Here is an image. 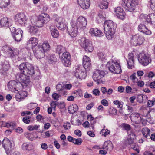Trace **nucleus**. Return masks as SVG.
Wrapping results in <instances>:
<instances>
[{
    "mask_svg": "<svg viewBox=\"0 0 155 155\" xmlns=\"http://www.w3.org/2000/svg\"><path fill=\"white\" fill-rule=\"evenodd\" d=\"M71 27L69 32L70 35L72 37H76L77 35L78 29L79 28L72 22L71 23Z\"/></svg>",
    "mask_w": 155,
    "mask_h": 155,
    "instance_id": "412c9836",
    "label": "nucleus"
},
{
    "mask_svg": "<svg viewBox=\"0 0 155 155\" xmlns=\"http://www.w3.org/2000/svg\"><path fill=\"white\" fill-rule=\"evenodd\" d=\"M93 94L95 96H99L100 94V91L99 90L97 89H94L93 91Z\"/></svg>",
    "mask_w": 155,
    "mask_h": 155,
    "instance_id": "774afa93",
    "label": "nucleus"
},
{
    "mask_svg": "<svg viewBox=\"0 0 155 155\" xmlns=\"http://www.w3.org/2000/svg\"><path fill=\"white\" fill-rule=\"evenodd\" d=\"M81 46L87 52H91L94 49L93 45L91 41L84 37L82 38L79 40Z\"/></svg>",
    "mask_w": 155,
    "mask_h": 155,
    "instance_id": "20e7f679",
    "label": "nucleus"
},
{
    "mask_svg": "<svg viewBox=\"0 0 155 155\" xmlns=\"http://www.w3.org/2000/svg\"><path fill=\"white\" fill-rule=\"evenodd\" d=\"M98 55L99 59L101 61H103L104 60L106 59V56L105 54L102 52H99L98 53Z\"/></svg>",
    "mask_w": 155,
    "mask_h": 155,
    "instance_id": "603ef678",
    "label": "nucleus"
},
{
    "mask_svg": "<svg viewBox=\"0 0 155 155\" xmlns=\"http://www.w3.org/2000/svg\"><path fill=\"white\" fill-rule=\"evenodd\" d=\"M65 20L62 17L57 16L55 19V22L56 26L64 22Z\"/></svg>",
    "mask_w": 155,
    "mask_h": 155,
    "instance_id": "ea45409f",
    "label": "nucleus"
},
{
    "mask_svg": "<svg viewBox=\"0 0 155 155\" xmlns=\"http://www.w3.org/2000/svg\"><path fill=\"white\" fill-rule=\"evenodd\" d=\"M83 66L84 68L85 69H87L88 70L90 69L91 66V61L83 63Z\"/></svg>",
    "mask_w": 155,
    "mask_h": 155,
    "instance_id": "09e8293b",
    "label": "nucleus"
},
{
    "mask_svg": "<svg viewBox=\"0 0 155 155\" xmlns=\"http://www.w3.org/2000/svg\"><path fill=\"white\" fill-rule=\"evenodd\" d=\"M39 17L44 24L47 23L50 20V16L47 14L42 13L39 15Z\"/></svg>",
    "mask_w": 155,
    "mask_h": 155,
    "instance_id": "cd10ccee",
    "label": "nucleus"
},
{
    "mask_svg": "<svg viewBox=\"0 0 155 155\" xmlns=\"http://www.w3.org/2000/svg\"><path fill=\"white\" fill-rule=\"evenodd\" d=\"M40 126L39 125H35L34 126L30 125L28 127V129L30 131H32L34 130H37Z\"/></svg>",
    "mask_w": 155,
    "mask_h": 155,
    "instance_id": "8fccbe9b",
    "label": "nucleus"
},
{
    "mask_svg": "<svg viewBox=\"0 0 155 155\" xmlns=\"http://www.w3.org/2000/svg\"><path fill=\"white\" fill-rule=\"evenodd\" d=\"M77 1L80 6L83 9H87L90 6V0H78Z\"/></svg>",
    "mask_w": 155,
    "mask_h": 155,
    "instance_id": "4be33fe9",
    "label": "nucleus"
},
{
    "mask_svg": "<svg viewBox=\"0 0 155 155\" xmlns=\"http://www.w3.org/2000/svg\"><path fill=\"white\" fill-rule=\"evenodd\" d=\"M48 60H49L48 62L51 64H52L57 61L55 55L53 54H51L50 57L48 58Z\"/></svg>",
    "mask_w": 155,
    "mask_h": 155,
    "instance_id": "de8ad7c7",
    "label": "nucleus"
},
{
    "mask_svg": "<svg viewBox=\"0 0 155 155\" xmlns=\"http://www.w3.org/2000/svg\"><path fill=\"white\" fill-rule=\"evenodd\" d=\"M108 0L100 1L99 7L101 9H106L108 6Z\"/></svg>",
    "mask_w": 155,
    "mask_h": 155,
    "instance_id": "c9c22d12",
    "label": "nucleus"
},
{
    "mask_svg": "<svg viewBox=\"0 0 155 155\" xmlns=\"http://www.w3.org/2000/svg\"><path fill=\"white\" fill-rule=\"evenodd\" d=\"M56 89L58 91H62L64 90V85L60 84H58L56 86Z\"/></svg>",
    "mask_w": 155,
    "mask_h": 155,
    "instance_id": "e2e57ef3",
    "label": "nucleus"
},
{
    "mask_svg": "<svg viewBox=\"0 0 155 155\" xmlns=\"http://www.w3.org/2000/svg\"><path fill=\"white\" fill-rule=\"evenodd\" d=\"M2 69L1 74L3 75H7V72L9 68V66L8 63L6 61L2 62Z\"/></svg>",
    "mask_w": 155,
    "mask_h": 155,
    "instance_id": "393cba45",
    "label": "nucleus"
},
{
    "mask_svg": "<svg viewBox=\"0 0 155 155\" xmlns=\"http://www.w3.org/2000/svg\"><path fill=\"white\" fill-rule=\"evenodd\" d=\"M66 50L64 47L61 45L57 46L56 49V52L58 54L60 55V54L62 53L65 52Z\"/></svg>",
    "mask_w": 155,
    "mask_h": 155,
    "instance_id": "4c0bfd02",
    "label": "nucleus"
},
{
    "mask_svg": "<svg viewBox=\"0 0 155 155\" xmlns=\"http://www.w3.org/2000/svg\"><path fill=\"white\" fill-rule=\"evenodd\" d=\"M106 65L109 70L114 74H119L122 72L120 63L117 61L112 60L111 61L108 62Z\"/></svg>",
    "mask_w": 155,
    "mask_h": 155,
    "instance_id": "f03ea898",
    "label": "nucleus"
},
{
    "mask_svg": "<svg viewBox=\"0 0 155 155\" xmlns=\"http://www.w3.org/2000/svg\"><path fill=\"white\" fill-rule=\"evenodd\" d=\"M148 97L145 95L140 94L138 95L137 100L139 103H143V99H147Z\"/></svg>",
    "mask_w": 155,
    "mask_h": 155,
    "instance_id": "79ce46f5",
    "label": "nucleus"
},
{
    "mask_svg": "<svg viewBox=\"0 0 155 155\" xmlns=\"http://www.w3.org/2000/svg\"><path fill=\"white\" fill-rule=\"evenodd\" d=\"M32 49L34 55L37 58L40 59L43 58L45 56V51L42 50L38 45L35 48H33Z\"/></svg>",
    "mask_w": 155,
    "mask_h": 155,
    "instance_id": "ddd939ff",
    "label": "nucleus"
},
{
    "mask_svg": "<svg viewBox=\"0 0 155 155\" xmlns=\"http://www.w3.org/2000/svg\"><path fill=\"white\" fill-rule=\"evenodd\" d=\"M121 127L127 131L129 130L131 128L130 126L128 124L126 123L122 124L121 125Z\"/></svg>",
    "mask_w": 155,
    "mask_h": 155,
    "instance_id": "864d4df0",
    "label": "nucleus"
},
{
    "mask_svg": "<svg viewBox=\"0 0 155 155\" xmlns=\"http://www.w3.org/2000/svg\"><path fill=\"white\" fill-rule=\"evenodd\" d=\"M20 71H23L27 75L32 76L35 73L34 68L32 64L28 62L21 63L18 66Z\"/></svg>",
    "mask_w": 155,
    "mask_h": 155,
    "instance_id": "f257e3e1",
    "label": "nucleus"
},
{
    "mask_svg": "<svg viewBox=\"0 0 155 155\" xmlns=\"http://www.w3.org/2000/svg\"><path fill=\"white\" fill-rule=\"evenodd\" d=\"M138 3V0H122L121 5L126 10L132 12Z\"/></svg>",
    "mask_w": 155,
    "mask_h": 155,
    "instance_id": "7ed1b4c3",
    "label": "nucleus"
},
{
    "mask_svg": "<svg viewBox=\"0 0 155 155\" xmlns=\"http://www.w3.org/2000/svg\"><path fill=\"white\" fill-rule=\"evenodd\" d=\"M82 140L80 138L78 139H74L73 143L75 144L80 145L82 143Z\"/></svg>",
    "mask_w": 155,
    "mask_h": 155,
    "instance_id": "13d9d810",
    "label": "nucleus"
},
{
    "mask_svg": "<svg viewBox=\"0 0 155 155\" xmlns=\"http://www.w3.org/2000/svg\"><path fill=\"white\" fill-rule=\"evenodd\" d=\"M61 61L64 66L68 67L71 64V56L68 52L64 53L61 56Z\"/></svg>",
    "mask_w": 155,
    "mask_h": 155,
    "instance_id": "9b49d317",
    "label": "nucleus"
},
{
    "mask_svg": "<svg viewBox=\"0 0 155 155\" xmlns=\"http://www.w3.org/2000/svg\"><path fill=\"white\" fill-rule=\"evenodd\" d=\"M89 32L93 36L101 37L104 35L103 33L101 30L96 28H91Z\"/></svg>",
    "mask_w": 155,
    "mask_h": 155,
    "instance_id": "f3484780",
    "label": "nucleus"
},
{
    "mask_svg": "<svg viewBox=\"0 0 155 155\" xmlns=\"http://www.w3.org/2000/svg\"><path fill=\"white\" fill-rule=\"evenodd\" d=\"M15 22L22 26H25L28 20V18L23 13H20L16 14L14 16Z\"/></svg>",
    "mask_w": 155,
    "mask_h": 155,
    "instance_id": "39448f33",
    "label": "nucleus"
},
{
    "mask_svg": "<svg viewBox=\"0 0 155 155\" xmlns=\"http://www.w3.org/2000/svg\"><path fill=\"white\" fill-rule=\"evenodd\" d=\"M3 147L6 151H7L11 148V143L10 140L7 138H4L2 142Z\"/></svg>",
    "mask_w": 155,
    "mask_h": 155,
    "instance_id": "b1692460",
    "label": "nucleus"
},
{
    "mask_svg": "<svg viewBox=\"0 0 155 155\" xmlns=\"http://www.w3.org/2000/svg\"><path fill=\"white\" fill-rule=\"evenodd\" d=\"M114 9L115 14L118 18L121 19H124L125 13L121 7H117L116 8H115Z\"/></svg>",
    "mask_w": 155,
    "mask_h": 155,
    "instance_id": "2eb2a0df",
    "label": "nucleus"
},
{
    "mask_svg": "<svg viewBox=\"0 0 155 155\" xmlns=\"http://www.w3.org/2000/svg\"><path fill=\"white\" fill-rule=\"evenodd\" d=\"M28 44H31L32 48H34V47L36 46L38 44V40L36 38H31L28 41Z\"/></svg>",
    "mask_w": 155,
    "mask_h": 155,
    "instance_id": "f704fd0d",
    "label": "nucleus"
},
{
    "mask_svg": "<svg viewBox=\"0 0 155 155\" xmlns=\"http://www.w3.org/2000/svg\"><path fill=\"white\" fill-rule=\"evenodd\" d=\"M65 104L63 102H58L57 106L60 109L64 108L65 107Z\"/></svg>",
    "mask_w": 155,
    "mask_h": 155,
    "instance_id": "69168bd1",
    "label": "nucleus"
},
{
    "mask_svg": "<svg viewBox=\"0 0 155 155\" xmlns=\"http://www.w3.org/2000/svg\"><path fill=\"white\" fill-rule=\"evenodd\" d=\"M133 38L135 39V41L136 43V45H140L142 44L144 41V38L143 36L140 35H136Z\"/></svg>",
    "mask_w": 155,
    "mask_h": 155,
    "instance_id": "a878e982",
    "label": "nucleus"
},
{
    "mask_svg": "<svg viewBox=\"0 0 155 155\" xmlns=\"http://www.w3.org/2000/svg\"><path fill=\"white\" fill-rule=\"evenodd\" d=\"M30 117L25 116L23 117L22 120L26 124H29L30 122Z\"/></svg>",
    "mask_w": 155,
    "mask_h": 155,
    "instance_id": "680f3d73",
    "label": "nucleus"
},
{
    "mask_svg": "<svg viewBox=\"0 0 155 155\" xmlns=\"http://www.w3.org/2000/svg\"><path fill=\"white\" fill-rule=\"evenodd\" d=\"M104 31L106 30H113L115 29V27H116V25H114L113 22L111 20H108L105 22L104 24Z\"/></svg>",
    "mask_w": 155,
    "mask_h": 155,
    "instance_id": "a211bd4d",
    "label": "nucleus"
},
{
    "mask_svg": "<svg viewBox=\"0 0 155 155\" xmlns=\"http://www.w3.org/2000/svg\"><path fill=\"white\" fill-rule=\"evenodd\" d=\"M78 28L84 30L86 28L87 24V20L86 18L80 16L74 22H72Z\"/></svg>",
    "mask_w": 155,
    "mask_h": 155,
    "instance_id": "423d86ee",
    "label": "nucleus"
},
{
    "mask_svg": "<svg viewBox=\"0 0 155 155\" xmlns=\"http://www.w3.org/2000/svg\"><path fill=\"white\" fill-rule=\"evenodd\" d=\"M138 29L140 32L146 35H150L151 34V31L148 30L144 25L141 23L138 25Z\"/></svg>",
    "mask_w": 155,
    "mask_h": 155,
    "instance_id": "aec40b11",
    "label": "nucleus"
},
{
    "mask_svg": "<svg viewBox=\"0 0 155 155\" xmlns=\"http://www.w3.org/2000/svg\"><path fill=\"white\" fill-rule=\"evenodd\" d=\"M8 55L11 58H14L18 54V51L13 47L8 48Z\"/></svg>",
    "mask_w": 155,
    "mask_h": 155,
    "instance_id": "5701e85b",
    "label": "nucleus"
},
{
    "mask_svg": "<svg viewBox=\"0 0 155 155\" xmlns=\"http://www.w3.org/2000/svg\"><path fill=\"white\" fill-rule=\"evenodd\" d=\"M2 125L5 127H11L13 128L15 127L16 124L13 122H3Z\"/></svg>",
    "mask_w": 155,
    "mask_h": 155,
    "instance_id": "58836bf2",
    "label": "nucleus"
},
{
    "mask_svg": "<svg viewBox=\"0 0 155 155\" xmlns=\"http://www.w3.org/2000/svg\"><path fill=\"white\" fill-rule=\"evenodd\" d=\"M60 97V95L55 93H54L52 95V98L55 100H58Z\"/></svg>",
    "mask_w": 155,
    "mask_h": 155,
    "instance_id": "0e129e2a",
    "label": "nucleus"
},
{
    "mask_svg": "<svg viewBox=\"0 0 155 155\" xmlns=\"http://www.w3.org/2000/svg\"><path fill=\"white\" fill-rule=\"evenodd\" d=\"M74 75L76 78L80 79H84L86 77V72L82 70L81 66H77L74 71Z\"/></svg>",
    "mask_w": 155,
    "mask_h": 155,
    "instance_id": "9d476101",
    "label": "nucleus"
},
{
    "mask_svg": "<svg viewBox=\"0 0 155 155\" xmlns=\"http://www.w3.org/2000/svg\"><path fill=\"white\" fill-rule=\"evenodd\" d=\"M50 29L51 34L54 38H57L59 36V32L56 28L53 26H51L50 27Z\"/></svg>",
    "mask_w": 155,
    "mask_h": 155,
    "instance_id": "7c9ffc66",
    "label": "nucleus"
},
{
    "mask_svg": "<svg viewBox=\"0 0 155 155\" xmlns=\"http://www.w3.org/2000/svg\"><path fill=\"white\" fill-rule=\"evenodd\" d=\"M155 104V98H153L152 100H149L147 102V106L151 107Z\"/></svg>",
    "mask_w": 155,
    "mask_h": 155,
    "instance_id": "5fc2aeb1",
    "label": "nucleus"
},
{
    "mask_svg": "<svg viewBox=\"0 0 155 155\" xmlns=\"http://www.w3.org/2000/svg\"><path fill=\"white\" fill-rule=\"evenodd\" d=\"M40 48H42V49L44 51H45V52H46L47 51L50 50V46L47 41H45L41 45H38Z\"/></svg>",
    "mask_w": 155,
    "mask_h": 155,
    "instance_id": "473e14b6",
    "label": "nucleus"
},
{
    "mask_svg": "<svg viewBox=\"0 0 155 155\" xmlns=\"http://www.w3.org/2000/svg\"><path fill=\"white\" fill-rule=\"evenodd\" d=\"M109 112L110 114H111L116 115L117 114V111L116 109L114 107H112L110 108Z\"/></svg>",
    "mask_w": 155,
    "mask_h": 155,
    "instance_id": "052dcab7",
    "label": "nucleus"
},
{
    "mask_svg": "<svg viewBox=\"0 0 155 155\" xmlns=\"http://www.w3.org/2000/svg\"><path fill=\"white\" fill-rule=\"evenodd\" d=\"M23 31L21 29H17L16 32L12 34V36L15 40L17 42H19L22 38Z\"/></svg>",
    "mask_w": 155,
    "mask_h": 155,
    "instance_id": "dca6fc26",
    "label": "nucleus"
},
{
    "mask_svg": "<svg viewBox=\"0 0 155 155\" xmlns=\"http://www.w3.org/2000/svg\"><path fill=\"white\" fill-rule=\"evenodd\" d=\"M140 18L143 22L147 21L148 23L155 25V14L154 13H152L148 15L141 14Z\"/></svg>",
    "mask_w": 155,
    "mask_h": 155,
    "instance_id": "6e6552de",
    "label": "nucleus"
},
{
    "mask_svg": "<svg viewBox=\"0 0 155 155\" xmlns=\"http://www.w3.org/2000/svg\"><path fill=\"white\" fill-rule=\"evenodd\" d=\"M150 5L152 9L155 11V0H151Z\"/></svg>",
    "mask_w": 155,
    "mask_h": 155,
    "instance_id": "bf43d9fd",
    "label": "nucleus"
},
{
    "mask_svg": "<svg viewBox=\"0 0 155 155\" xmlns=\"http://www.w3.org/2000/svg\"><path fill=\"white\" fill-rule=\"evenodd\" d=\"M0 24L2 27L8 28L11 26V23L9 22L8 18L7 17H3L2 18L0 21Z\"/></svg>",
    "mask_w": 155,
    "mask_h": 155,
    "instance_id": "bb28decb",
    "label": "nucleus"
},
{
    "mask_svg": "<svg viewBox=\"0 0 155 155\" xmlns=\"http://www.w3.org/2000/svg\"><path fill=\"white\" fill-rule=\"evenodd\" d=\"M113 103L115 105H117V107L118 108H122L123 106V102L121 101H120L118 100L114 101Z\"/></svg>",
    "mask_w": 155,
    "mask_h": 155,
    "instance_id": "3c124183",
    "label": "nucleus"
},
{
    "mask_svg": "<svg viewBox=\"0 0 155 155\" xmlns=\"http://www.w3.org/2000/svg\"><path fill=\"white\" fill-rule=\"evenodd\" d=\"M110 132V131L108 130L107 129L105 130L104 129L101 131V134H102L103 135L106 136V135L109 134Z\"/></svg>",
    "mask_w": 155,
    "mask_h": 155,
    "instance_id": "4d7b16f0",
    "label": "nucleus"
},
{
    "mask_svg": "<svg viewBox=\"0 0 155 155\" xmlns=\"http://www.w3.org/2000/svg\"><path fill=\"white\" fill-rule=\"evenodd\" d=\"M29 76L25 74L23 71L22 73H19L16 75V78L18 80V81H20L25 84H27L29 81Z\"/></svg>",
    "mask_w": 155,
    "mask_h": 155,
    "instance_id": "f8f14e48",
    "label": "nucleus"
},
{
    "mask_svg": "<svg viewBox=\"0 0 155 155\" xmlns=\"http://www.w3.org/2000/svg\"><path fill=\"white\" fill-rule=\"evenodd\" d=\"M66 23L64 21L60 24H58L56 27L58 29L63 31L66 28Z\"/></svg>",
    "mask_w": 155,
    "mask_h": 155,
    "instance_id": "49530a36",
    "label": "nucleus"
},
{
    "mask_svg": "<svg viewBox=\"0 0 155 155\" xmlns=\"http://www.w3.org/2000/svg\"><path fill=\"white\" fill-rule=\"evenodd\" d=\"M134 55L132 53L128 54V59H127L128 68L129 69H132L134 65Z\"/></svg>",
    "mask_w": 155,
    "mask_h": 155,
    "instance_id": "6ab92c4d",
    "label": "nucleus"
},
{
    "mask_svg": "<svg viewBox=\"0 0 155 155\" xmlns=\"http://www.w3.org/2000/svg\"><path fill=\"white\" fill-rule=\"evenodd\" d=\"M21 82L20 81H19L18 82L16 81V84L15 89V90L18 91V90H20L21 89L23 88L22 84Z\"/></svg>",
    "mask_w": 155,
    "mask_h": 155,
    "instance_id": "6e6d98bb",
    "label": "nucleus"
},
{
    "mask_svg": "<svg viewBox=\"0 0 155 155\" xmlns=\"http://www.w3.org/2000/svg\"><path fill=\"white\" fill-rule=\"evenodd\" d=\"M150 130L147 127L143 128L141 130L143 136L146 139L150 137Z\"/></svg>",
    "mask_w": 155,
    "mask_h": 155,
    "instance_id": "e433bc0d",
    "label": "nucleus"
},
{
    "mask_svg": "<svg viewBox=\"0 0 155 155\" xmlns=\"http://www.w3.org/2000/svg\"><path fill=\"white\" fill-rule=\"evenodd\" d=\"M113 146L112 143L110 141H105L103 146V148L106 150L111 151L113 149Z\"/></svg>",
    "mask_w": 155,
    "mask_h": 155,
    "instance_id": "2f4dec72",
    "label": "nucleus"
},
{
    "mask_svg": "<svg viewBox=\"0 0 155 155\" xmlns=\"http://www.w3.org/2000/svg\"><path fill=\"white\" fill-rule=\"evenodd\" d=\"M105 33L106 38L108 39H111L114 37V35L115 32V30H106Z\"/></svg>",
    "mask_w": 155,
    "mask_h": 155,
    "instance_id": "c756f323",
    "label": "nucleus"
},
{
    "mask_svg": "<svg viewBox=\"0 0 155 155\" xmlns=\"http://www.w3.org/2000/svg\"><path fill=\"white\" fill-rule=\"evenodd\" d=\"M58 102L57 101H53L51 103V108L55 109L56 107L57 106Z\"/></svg>",
    "mask_w": 155,
    "mask_h": 155,
    "instance_id": "338daca9",
    "label": "nucleus"
},
{
    "mask_svg": "<svg viewBox=\"0 0 155 155\" xmlns=\"http://www.w3.org/2000/svg\"><path fill=\"white\" fill-rule=\"evenodd\" d=\"M138 59L139 63L144 66L148 65L151 61L150 55L146 54H139Z\"/></svg>",
    "mask_w": 155,
    "mask_h": 155,
    "instance_id": "0eeeda50",
    "label": "nucleus"
},
{
    "mask_svg": "<svg viewBox=\"0 0 155 155\" xmlns=\"http://www.w3.org/2000/svg\"><path fill=\"white\" fill-rule=\"evenodd\" d=\"M31 22L33 25H36L37 27H43L44 24L40 18L38 17L37 20H35L34 21L31 20Z\"/></svg>",
    "mask_w": 155,
    "mask_h": 155,
    "instance_id": "c85d7f7f",
    "label": "nucleus"
},
{
    "mask_svg": "<svg viewBox=\"0 0 155 155\" xmlns=\"http://www.w3.org/2000/svg\"><path fill=\"white\" fill-rule=\"evenodd\" d=\"M131 121L135 124H139L142 121V118L141 115L137 113L132 114L130 116Z\"/></svg>",
    "mask_w": 155,
    "mask_h": 155,
    "instance_id": "4468645a",
    "label": "nucleus"
},
{
    "mask_svg": "<svg viewBox=\"0 0 155 155\" xmlns=\"http://www.w3.org/2000/svg\"><path fill=\"white\" fill-rule=\"evenodd\" d=\"M28 31L31 35L35 34L38 31V29L35 26L30 25L29 27Z\"/></svg>",
    "mask_w": 155,
    "mask_h": 155,
    "instance_id": "a19ab883",
    "label": "nucleus"
},
{
    "mask_svg": "<svg viewBox=\"0 0 155 155\" xmlns=\"http://www.w3.org/2000/svg\"><path fill=\"white\" fill-rule=\"evenodd\" d=\"M78 92L77 91H75L72 94V95L69 96L67 98V100L69 101H72L74 100V98L76 97Z\"/></svg>",
    "mask_w": 155,
    "mask_h": 155,
    "instance_id": "c03bdc74",
    "label": "nucleus"
},
{
    "mask_svg": "<svg viewBox=\"0 0 155 155\" xmlns=\"http://www.w3.org/2000/svg\"><path fill=\"white\" fill-rule=\"evenodd\" d=\"M31 144L24 143L22 145V148L24 150H29L31 149Z\"/></svg>",
    "mask_w": 155,
    "mask_h": 155,
    "instance_id": "a18cd8bd",
    "label": "nucleus"
},
{
    "mask_svg": "<svg viewBox=\"0 0 155 155\" xmlns=\"http://www.w3.org/2000/svg\"><path fill=\"white\" fill-rule=\"evenodd\" d=\"M16 81H10L8 84V87L10 89H14L15 88Z\"/></svg>",
    "mask_w": 155,
    "mask_h": 155,
    "instance_id": "37998d69",
    "label": "nucleus"
},
{
    "mask_svg": "<svg viewBox=\"0 0 155 155\" xmlns=\"http://www.w3.org/2000/svg\"><path fill=\"white\" fill-rule=\"evenodd\" d=\"M105 72L102 71L96 70L94 73L93 75V78L94 81L97 82V84H99L101 82V79L105 75Z\"/></svg>",
    "mask_w": 155,
    "mask_h": 155,
    "instance_id": "1a4fd4ad",
    "label": "nucleus"
},
{
    "mask_svg": "<svg viewBox=\"0 0 155 155\" xmlns=\"http://www.w3.org/2000/svg\"><path fill=\"white\" fill-rule=\"evenodd\" d=\"M78 109V107L77 105H71L68 107V111L70 113L73 114L77 111Z\"/></svg>",
    "mask_w": 155,
    "mask_h": 155,
    "instance_id": "72a5a7b5",
    "label": "nucleus"
}]
</instances>
